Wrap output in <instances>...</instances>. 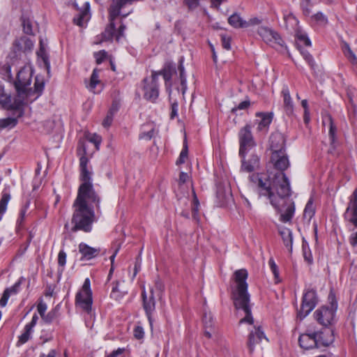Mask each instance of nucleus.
Listing matches in <instances>:
<instances>
[{
    "instance_id": "obj_32",
    "label": "nucleus",
    "mask_w": 357,
    "mask_h": 357,
    "mask_svg": "<svg viewBox=\"0 0 357 357\" xmlns=\"http://www.w3.org/2000/svg\"><path fill=\"white\" fill-rule=\"evenodd\" d=\"M228 23L235 29L246 28L245 20L238 13H233L228 18Z\"/></svg>"
},
{
    "instance_id": "obj_59",
    "label": "nucleus",
    "mask_w": 357,
    "mask_h": 357,
    "mask_svg": "<svg viewBox=\"0 0 357 357\" xmlns=\"http://www.w3.org/2000/svg\"><path fill=\"white\" fill-rule=\"evenodd\" d=\"M284 20L285 21L286 24L290 23L292 26L294 24H297V20L296 18L291 14L285 15L284 17Z\"/></svg>"
},
{
    "instance_id": "obj_8",
    "label": "nucleus",
    "mask_w": 357,
    "mask_h": 357,
    "mask_svg": "<svg viewBox=\"0 0 357 357\" xmlns=\"http://www.w3.org/2000/svg\"><path fill=\"white\" fill-rule=\"evenodd\" d=\"M251 130L252 126L248 123L241 128L238 132L240 156L246 155L249 151L256 146Z\"/></svg>"
},
{
    "instance_id": "obj_28",
    "label": "nucleus",
    "mask_w": 357,
    "mask_h": 357,
    "mask_svg": "<svg viewBox=\"0 0 357 357\" xmlns=\"http://www.w3.org/2000/svg\"><path fill=\"white\" fill-rule=\"evenodd\" d=\"M347 96L349 100V107L354 114H356L357 109V89L352 86H349L347 89Z\"/></svg>"
},
{
    "instance_id": "obj_43",
    "label": "nucleus",
    "mask_w": 357,
    "mask_h": 357,
    "mask_svg": "<svg viewBox=\"0 0 357 357\" xmlns=\"http://www.w3.org/2000/svg\"><path fill=\"white\" fill-rule=\"evenodd\" d=\"M88 140L94 144L97 150L99 149V146L102 142V137L100 135L96 133L91 134L88 137Z\"/></svg>"
},
{
    "instance_id": "obj_15",
    "label": "nucleus",
    "mask_w": 357,
    "mask_h": 357,
    "mask_svg": "<svg viewBox=\"0 0 357 357\" xmlns=\"http://www.w3.org/2000/svg\"><path fill=\"white\" fill-rule=\"evenodd\" d=\"M317 348L328 347L335 340L333 330L329 327H324L321 331L314 332Z\"/></svg>"
},
{
    "instance_id": "obj_31",
    "label": "nucleus",
    "mask_w": 357,
    "mask_h": 357,
    "mask_svg": "<svg viewBox=\"0 0 357 357\" xmlns=\"http://www.w3.org/2000/svg\"><path fill=\"white\" fill-rule=\"evenodd\" d=\"M44 88H45L44 78L43 77H40L38 75L36 76L35 78V82H34V89L32 90V95L36 94V96L33 100H31V102L33 100L37 99L38 97H40L42 95Z\"/></svg>"
},
{
    "instance_id": "obj_29",
    "label": "nucleus",
    "mask_w": 357,
    "mask_h": 357,
    "mask_svg": "<svg viewBox=\"0 0 357 357\" xmlns=\"http://www.w3.org/2000/svg\"><path fill=\"white\" fill-rule=\"evenodd\" d=\"M284 245L288 248L289 252H292L293 236L291 231L288 228H284L280 231Z\"/></svg>"
},
{
    "instance_id": "obj_16",
    "label": "nucleus",
    "mask_w": 357,
    "mask_h": 357,
    "mask_svg": "<svg viewBox=\"0 0 357 357\" xmlns=\"http://www.w3.org/2000/svg\"><path fill=\"white\" fill-rule=\"evenodd\" d=\"M33 47V41L26 36L15 39L13 44V51L16 57L20 56L22 53L31 52Z\"/></svg>"
},
{
    "instance_id": "obj_6",
    "label": "nucleus",
    "mask_w": 357,
    "mask_h": 357,
    "mask_svg": "<svg viewBox=\"0 0 357 357\" xmlns=\"http://www.w3.org/2000/svg\"><path fill=\"white\" fill-rule=\"evenodd\" d=\"M31 78V70L29 68L23 67L18 71L13 83L17 96L26 102L29 101L28 98L32 96V89L30 87Z\"/></svg>"
},
{
    "instance_id": "obj_4",
    "label": "nucleus",
    "mask_w": 357,
    "mask_h": 357,
    "mask_svg": "<svg viewBox=\"0 0 357 357\" xmlns=\"http://www.w3.org/2000/svg\"><path fill=\"white\" fill-rule=\"evenodd\" d=\"M131 4V0H112L108 8L109 23L102 34L104 40H109L113 38L116 32L115 24L116 19L119 16H121L122 19L126 18L132 13V9L127 12L125 10V8Z\"/></svg>"
},
{
    "instance_id": "obj_30",
    "label": "nucleus",
    "mask_w": 357,
    "mask_h": 357,
    "mask_svg": "<svg viewBox=\"0 0 357 357\" xmlns=\"http://www.w3.org/2000/svg\"><path fill=\"white\" fill-rule=\"evenodd\" d=\"M174 71V68L172 67L171 66H166L164 69L159 72H156L158 74V76L160 75H162L165 81V85L167 91H171V79L172 77V73Z\"/></svg>"
},
{
    "instance_id": "obj_20",
    "label": "nucleus",
    "mask_w": 357,
    "mask_h": 357,
    "mask_svg": "<svg viewBox=\"0 0 357 357\" xmlns=\"http://www.w3.org/2000/svg\"><path fill=\"white\" fill-rule=\"evenodd\" d=\"M240 157L242 158L241 171L250 173L259 168L260 159L257 154H252L248 160L245 159V155Z\"/></svg>"
},
{
    "instance_id": "obj_33",
    "label": "nucleus",
    "mask_w": 357,
    "mask_h": 357,
    "mask_svg": "<svg viewBox=\"0 0 357 357\" xmlns=\"http://www.w3.org/2000/svg\"><path fill=\"white\" fill-rule=\"evenodd\" d=\"M315 213V208L313 205V199L310 198L307 202L304 211L303 218L307 219L309 221L312 218Z\"/></svg>"
},
{
    "instance_id": "obj_37",
    "label": "nucleus",
    "mask_w": 357,
    "mask_h": 357,
    "mask_svg": "<svg viewBox=\"0 0 357 357\" xmlns=\"http://www.w3.org/2000/svg\"><path fill=\"white\" fill-rule=\"evenodd\" d=\"M296 45L298 48H302L303 45L309 47L311 45V41L307 36L300 34L297 36Z\"/></svg>"
},
{
    "instance_id": "obj_39",
    "label": "nucleus",
    "mask_w": 357,
    "mask_h": 357,
    "mask_svg": "<svg viewBox=\"0 0 357 357\" xmlns=\"http://www.w3.org/2000/svg\"><path fill=\"white\" fill-rule=\"evenodd\" d=\"M188 145H187V143L185 142H184L183 147L180 153L179 158L176 160L177 165H179L185 162V161L188 157Z\"/></svg>"
},
{
    "instance_id": "obj_56",
    "label": "nucleus",
    "mask_w": 357,
    "mask_h": 357,
    "mask_svg": "<svg viewBox=\"0 0 357 357\" xmlns=\"http://www.w3.org/2000/svg\"><path fill=\"white\" fill-rule=\"evenodd\" d=\"M221 41L223 48L227 50H229L231 49V38L229 37L222 35L221 36Z\"/></svg>"
},
{
    "instance_id": "obj_44",
    "label": "nucleus",
    "mask_w": 357,
    "mask_h": 357,
    "mask_svg": "<svg viewBox=\"0 0 357 357\" xmlns=\"http://www.w3.org/2000/svg\"><path fill=\"white\" fill-rule=\"evenodd\" d=\"M87 17V13L83 11L80 13L77 17L73 18V22L75 24L83 26L84 24V19Z\"/></svg>"
},
{
    "instance_id": "obj_47",
    "label": "nucleus",
    "mask_w": 357,
    "mask_h": 357,
    "mask_svg": "<svg viewBox=\"0 0 357 357\" xmlns=\"http://www.w3.org/2000/svg\"><path fill=\"white\" fill-rule=\"evenodd\" d=\"M56 317V310H52L50 311L47 314H45V316L42 317V319L45 323L50 324L53 321Z\"/></svg>"
},
{
    "instance_id": "obj_21",
    "label": "nucleus",
    "mask_w": 357,
    "mask_h": 357,
    "mask_svg": "<svg viewBox=\"0 0 357 357\" xmlns=\"http://www.w3.org/2000/svg\"><path fill=\"white\" fill-rule=\"evenodd\" d=\"M143 299V307L150 322H151V314L155 308V301L153 295V290H150V294L148 296L145 291L142 294Z\"/></svg>"
},
{
    "instance_id": "obj_19",
    "label": "nucleus",
    "mask_w": 357,
    "mask_h": 357,
    "mask_svg": "<svg viewBox=\"0 0 357 357\" xmlns=\"http://www.w3.org/2000/svg\"><path fill=\"white\" fill-rule=\"evenodd\" d=\"M255 123L257 125V130L259 132L266 133L273 118L272 112H257L256 113Z\"/></svg>"
},
{
    "instance_id": "obj_26",
    "label": "nucleus",
    "mask_w": 357,
    "mask_h": 357,
    "mask_svg": "<svg viewBox=\"0 0 357 357\" xmlns=\"http://www.w3.org/2000/svg\"><path fill=\"white\" fill-rule=\"evenodd\" d=\"M271 149L272 153L285 151L284 139L280 133L272 134L270 137Z\"/></svg>"
},
{
    "instance_id": "obj_18",
    "label": "nucleus",
    "mask_w": 357,
    "mask_h": 357,
    "mask_svg": "<svg viewBox=\"0 0 357 357\" xmlns=\"http://www.w3.org/2000/svg\"><path fill=\"white\" fill-rule=\"evenodd\" d=\"M93 172L89 166V159L84 155L79 158V180L82 183L92 184Z\"/></svg>"
},
{
    "instance_id": "obj_63",
    "label": "nucleus",
    "mask_w": 357,
    "mask_h": 357,
    "mask_svg": "<svg viewBox=\"0 0 357 357\" xmlns=\"http://www.w3.org/2000/svg\"><path fill=\"white\" fill-rule=\"evenodd\" d=\"M192 219L197 223L200 221V218L199 215V208L196 207H192Z\"/></svg>"
},
{
    "instance_id": "obj_2",
    "label": "nucleus",
    "mask_w": 357,
    "mask_h": 357,
    "mask_svg": "<svg viewBox=\"0 0 357 357\" xmlns=\"http://www.w3.org/2000/svg\"><path fill=\"white\" fill-rule=\"evenodd\" d=\"M248 271L245 269L237 270L234 273L236 287L232 291L234 304L236 309H242L245 316L239 321L240 324L248 323L252 324L254 321L250 306V294L248 292Z\"/></svg>"
},
{
    "instance_id": "obj_58",
    "label": "nucleus",
    "mask_w": 357,
    "mask_h": 357,
    "mask_svg": "<svg viewBox=\"0 0 357 357\" xmlns=\"http://www.w3.org/2000/svg\"><path fill=\"white\" fill-rule=\"evenodd\" d=\"M178 105L176 101H174L171 105V114H170V118L172 119H174L178 115Z\"/></svg>"
},
{
    "instance_id": "obj_35",
    "label": "nucleus",
    "mask_w": 357,
    "mask_h": 357,
    "mask_svg": "<svg viewBox=\"0 0 357 357\" xmlns=\"http://www.w3.org/2000/svg\"><path fill=\"white\" fill-rule=\"evenodd\" d=\"M17 123V118L8 117L0 119V129L14 128Z\"/></svg>"
},
{
    "instance_id": "obj_52",
    "label": "nucleus",
    "mask_w": 357,
    "mask_h": 357,
    "mask_svg": "<svg viewBox=\"0 0 357 357\" xmlns=\"http://www.w3.org/2000/svg\"><path fill=\"white\" fill-rule=\"evenodd\" d=\"M66 253L63 250H60L58 255V264L59 266H65L66 264Z\"/></svg>"
},
{
    "instance_id": "obj_22",
    "label": "nucleus",
    "mask_w": 357,
    "mask_h": 357,
    "mask_svg": "<svg viewBox=\"0 0 357 357\" xmlns=\"http://www.w3.org/2000/svg\"><path fill=\"white\" fill-rule=\"evenodd\" d=\"M264 338L266 339V336L260 327L255 328L254 331H250L247 342L250 354L254 351L255 345L259 344Z\"/></svg>"
},
{
    "instance_id": "obj_60",
    "label": "nucleus",
    "mask_w": 357,
    "mask_h": 357,
    "mask_svg": "<svg viewBox=\"0 0 357 357\" xmlns=\"http://www.w3.org/2000/svg\"><path fill=\"white\" fill-rule=\"evenodd\" d=\"M250 105V100H246L238 104L237 107L233 108L232 112L236 111V109H247Z\"/></svg>"
},
{
    "instance_id": "obj_42",
    "label": "nucleus",
    "mask_w": 357,
    "mask_h": 357,
    "mask_svg": "<svg viewBox=\"0 0 357 357\" xmlns=\"http://www.w3.org/2000/svg\"><path fill=\"white\" fill-rule=\"evenodd\" d=\"M344 53L350 61L355 63L356 60L357 59L356 56L347 43H346L344 45Z\"/></svg>"
},
{
    "instance_id": "obj_46",
    "label": "nucleus",
    "mask_w": 357,
    "mask_h": 357,
    "mask_svg": "<svg viewBox=\"0 0 357 357\" xmlns=\"http://www.w3.org/2000/svg\"><path fill=\"white\" fill-rule=\"evenodd\" d=\"M22 26H23V31L26 34H32L33 30H32V25L31 22L27 19H22Z\"/></svg>"
},
{
    "instance_id": "obj_55",
    "label": "nucleus",
    "mask_w": 357,
    "mask_h": 357,
    "mask_svg": "<svg viewBox=\"0 0 357 357\" xmlns=\"http://www.w3.org/2000/svg\"><path fill=\"white\" fill-rule=\"evenodd\" d=\"M313 17L317 22L321 24H326L328 22L327 17L321 12L316 13Z\"/></svg>"
},
{
    "instance_id": "obj_57",
    "label": "nucleus",
    "mask_w": 357,
    "mask_h": 357,
    "mask_svg": "<svg viewBox=\"0 0 357 357\" xmlns=\"http://www.w3.org/2000/svg\"><path fill=\"white\" fill-rule=\"evenodd\" d=\"M153 132H154V129L153 128H151L148 131H143L140 134H139V139H146V140H150L153 135Z\"/></svg>"
},
{
    "instance_id": "obj_9",
    "label": "nucleus",
    "mask_w": 357,
    "mask_h": 357,
    "mask_svg": "<svg viewBox=\"0 0 357 357\" xmlns=\"http://www.w3.org/2000/svg\"><path fill=\"white\" fill-rule=\"evenodd\" d=\"M144 98L151 102H155L159 96L158 74L153 71L150 78L143 79Z\"/></svg>"
},
{
    "instance_id": "obj_50",
    "label": "nucleus",
    "mask_w": 357,
    "mask_h": 357,
    "mask_svg": "<svg viewBox=\"0 0 357 357\" xmlns=\"http://www.w3.org/2000/svg\"><path fill=\"white\" fill-rule=\"evenodd\" d=\"M95 58L96 59V63L98 64L101 63L107 57V52L105 50L99 51L98 52H96L94 54Z\"/></svg>"
},
{
    "instance_id": "obj_49",
    "label": "nucleus",
    "mask_w": 357,
    "mask_h": 357,
    "mask_svg": "<svg viewBox=\"0 0 357 357\" xmlns=\"http://www.w3.org/2000/svg\"><path fill=\"white\" fill-rule=\"evenodd\" d=\"M134 337L137 340H142L144 336V331L142 326H137L133 331Z\"/></svg>"
},
{
    "instance_id": "obj_51",
    "label": "nucleus",
    "mask_w": 357,
    "mask_h": 357,
    "mask_svg": "<svg viewBox=\"0 0 357 357\" xmlns=\"http://www.w3.org/2000/svg\"><path fill=\"white\" fill-rule=\"evenodd\" d=\"M47 307V304L41 299L37 305V310L41 318L45 316Z\"/></svg>"
},
{
    "instance_id": "obj_41",
    "label": "nucleus",
    "mask_w": 357,
    "mask_h": 357,
    "mask_svg": "<svg viewBox=\"0 0 357 357\" xmlns=\"http://www.w3.org/2000/svg\"><path fill=\"white\" fill-rule=\"evenodd\" d=\"M118 284H119V282H116L115 285L112 287L111 295H110L111 298H112L116 301H119L124 296V293H123L119 290Z\"/></svg>"
},
{
    "instance_id": "obj_7",
    "label": "nucleus",
    "mask_w": 357,
    "mask_h": 357,
    "mask_svg": "<svg viewBox=\"0 0 357 357\" xmlns=\"http://www.w3.org/2000/svg\"><path fill=\"white\" fill-rule=\"evenodd\" d=\"M93 303L91 283L89 278H86L81 290L75 296V304L82 310L89 314L91 312Z\"/></svg>"
},
{
    "instance_id": "obj_17",
    "label": "nucleus",
    "mask_w": 357,
    "mask_h": 357,
    "mask_svg": "<svg viewBox=\"0 0 357 357\" xmlns=\"http://www.w3.org/2000/svg\"><path fill=\"white\" fill-rule=\"evenodd\" d=\"M314 316L318 323L324 327H327L331 324L334 319L335 312L328 307L322 306L314 312Z\"/></svg>"
},
{
    "instance_id": "obj_53",
    "label": "nucleus",
    "mask_w": 357,
    "mask_h": 357,
    "mask_svg": "<svg viewBox=\"0 0 357 357\" xmlns=\"http://www.w3.org/2000/svg\"><path fill=\"white\" fill-rule=\"evenodd\" d=\"M268 264H269L270 268H271L272 273H273L275 278H278L279 277V271L278 268V266L275 263V261L273 260V258H271L269 259Z\"/></svg>"
},
{
    "instance_id": "obj_36",
    "label": "nucleus",
    "mask_w": 357,
    "mask_h": 357,
    "mask_svg": "<svg viewBox=\"0 0 357 357\" xmlns=\"http://www.w3.org/2000/svg\"><path fill=\"white\" fill-rule=\"evenodd\" d=\"M32 333V329H31L29 327L24 326V333L19 336V340L17 343V345L19 346L20 344H23L26 343L31 337V334Z\"/></svg>"
},
{
    "instance_id": "obj_27",
    "label": "nucleus",
    "mask_w": 357,
    "mask_h": 357,
    "mask_svg": "<svg viewBox=\"0 0 357 357\" xmlns=\"http://www.w3.org/2000/svg\"><path fill=\"white\" fill-rule=\"evenodd\" d=\"M283 96L284 109L285 113L288 116H291L294 113V104L292 99L290 96L289 91L287 87H284L282 91Z\"/></svg>"
},
{
    "instance_id": "obj_61",
    "label": "nucleus",
    "mask_w": 357,
    "mask_h": 357,
    "mask_svg": "<svg viewBox=\"0 0 357 357\" xmlns=\"http://www.w3.org/2000/svg\"><path fill=\"white\" fill-rule=\"evenodd\" d=\"M26 208L27 207L25 206L24 208H22L20 210V217L17 221V223L19 226H21L24 220V218H25V215H26Z\"/></svg>"
},
{
    "instance_id": "obj_23",
    "label": "nucleus",
    "mask_w": 357,
    "mask_h": 357,
    "mask_svg": "<svg viewBox=\"0 0 357 357\" xmlns=\"http://www.w3.org/2000/svg\"><path fill=\"white\" fill-rule=\"evenodd\" d=\"M79 252L82 255L81 261L90 260L96 257L100 252V248H92L85 243H80L78 245Z\"/></svg>"
},
{
    "instance_id": "obj_62",
    "label": "nucleus",
    "mask_w": 357,
    "mask_h": 357,
    "mask_svg": "<svg viewBox=\"0 0 357 357\" xmlns=\"http://www.w3.org/2000/svg\"><path fill=\"white\" fill-rule=\"evenodd\" d=\"M261 20L257 17L250 18L248 21H245L246 28L250 26L258 25L261 23Z\"/></svg>"
},
{
    "instance_id": "obj_64",
    "label": "nucleus",
    "mask_w": 357,
    "mask_h": 357,
    "mask_svg": "<svg viewBox=\"0 0 357 357\" xmlns=\"http://www.w3.org/2000/svg\"><path fill=\"white\" fill-rule=\"evenodd\" d=\"M349 243L352 247H357V231L351 234L349 236Z\"/></svg>"
},
{
    "instance_id": "obj_14",
    "label": "nucleus",
    "mask_w": 357,
    "mask_h": 357,
    "mask_svg": "<svg viewBox=\"0 0 357 357\" xmlns=\"http://www.w3.org/2000/svg\"><path fill=\"white\" fill-rule=\"evenodd\" d=\"M345 220L357 227V188L353 192L344 213Z\"/></svg>"
},
{
    "instance_id": "obj_13",
    "label": "nucleus",
    "mask_w": 357,
    "mask_h": 357,
    "mask_svg": "<svg viewBox=\"0 0 357 357\" xmlns=\"http://www.w3.org/2000/svg\"><path fill=\"white\" fill-rule=\"evenodd\" d=\"M271 161L273 163L275 168L280 170V172L275 173L272 177H269V179L267 181H265L267 185L270 183L271 180L278 173L284 174L283 172L289 166V161L285 151L272 153Z\"/></svg>"
},
{
    "instance_id": "obj_48",
    "label": "nucleus",
    "mask_w": 357,
    "mask_h": 357,
    "mask_svg": "<svg viewBox=\"0 0 357 357\" xmlns=\"http://www.w3.org/2000/svg\"><path fill=\"white\" fill-rule=\"evenodd\" d=\"M113 117H114V113L112 111H109L106 117L104 119L103 121H102V126L103 127L105 128H109L112 123V121H113Z\"/></svg>"
},
{
    "instance_id": "obj_40",
    "label": "nucleus",
    "mask_w": 357,
    "mask_h": 357,
    "mask_svg": "<svg viewBox=\"0 0 357 357\" xmlns=\"http://www.w3.org/2000/svg\"><path fill=\"white\" fill-rule=\"evenodd\" d=\"M178 70L180 74L181 84L183 89L186 88V77L185 75V69L183 64V60L181 59L179 61V65L178 67Z\"/></svg>"
},
{
    "instance_id": "obj_25",
    "label": "nucleus",
    "mask_w": 357,
    "mask_h": 357,
    "mask_svg": "<svg viewBox=\"0 0 357 357\" xmlns=\"http://www.w3.org/2000/svg\"><path fill=\"white\" fill-rule=\"evenodd\" d=\"M24 280V278L23 277H21L19 279V280L14 284V285L9 288H6L4 290L2 297L0 299V305L1 307H5L6 305L10 295L16 294L19 292L22 282Z\"/></svg>"
},
{
    "instance_id": "obj_38",
    "label": "nucleus",
    "mask_w": 357,
    "mask_h": 357,
    "mask_svg": "<svg viewBox=\"0 0 357 357\" xmlns=\"http://www.w3.org/2000/svg\"><path fill=\"white\" fill-rule=\"evenodd\" d=\"M99 82H100V80L98 79V71L96 69H94L91 75L90 83H89V85L88 87L89 88L90 90L93 91L95 89L96 86H97V84Z\"/></svg>"
},
{
    "instance_id": "obj_1",
    "label": "nucleus",
    "mask_w": 357,
    "mask_h": 357,
    "mask_svg": "<svg viewBox=\"0 0 357 357\" xmlns=\"http://www.w3.org/2000/svg\"><path fill=\"white\" fill-rule=\"evenodd\" d=\"M250 178L252 182L257 183L259 195L266 197L278 212L282 211V207H286L280 214V220L284 223L290 222L295 213V204L289 199L291 190L286 174L278 173L271 180L268 185L258 176L252 175Z\"/></svg>"
},
{
    "instance_id": "obj_5",
    "label": "nucleus",
    "mask_w": 357,
    "mask_h": 357,
    "mask_svg": "<svg viewBox=\"0 0 357 357\" xmlns=\"http://www.w3.org/2000/svg\"><path fill=\"white\" fill-rule=\"evenodd\" d=\"M100 202V197L95 191L93 183H81L73 204L86 207H93L96 209L97 214H101Z\"/></svg>"
},
{
    "instance_id": "obj_45",
    "label": "nucleus",
    "mask_w": 357,
    "mask_h": 357,
    "mask_svg": "<svg viewBox=\"0 0 357 357\" xmlns=\"http://www.w3.org/2000/svg\"><path fill=\"white\" fill-rule=\"evenodd\" d=\"M203 323L206 328H211L213 325V319L211 312H204L203 316Z\"/></svg>"
},
{
    "instance_id": "obj_3",
    "label": "nucleus",
    "mask_w": 357,
    "mask_h": 357,
    "mask_svg": "<svg viewBox=\"0 0 357 357\" xmlns=\"http://www.w3.org/2000/svg\"><path fill=\"white\" fill-rule=\"evenodd\" d=\"M73 213L71 219L73 227L71 232L83 231L90 232L92 225L96 221L95 210L93 207H86L78 204H73Z\"/></svg>"
},
{
    "instance_id": "obj_34",
    "label": "nucleus",
    "mask_w": 357,
    "mask_h": 357,
    "mask_svg": "<svg viewBox=\"0 0 357 357\" xmlns=\"http://www.w3.org/2000/svg\"><path fill=\"white\" fill-rule=\"evenodd\" d=\"M10 199V195L8 192H3L0 199V221L3 214L6 213L7 206Z\"/></svg>"
},
{
    "instance_id": "obj_24",
    "label": "nucleus",
    "mask_w": 357,
    "mask_h": 357,
    "mask_svg": "<svg viewBox=\"0 0 357 357\" xmlns=\"http://www.w3.org/2000/svg\"><path fill=\"white\" fill-rule=\"evenodd\" d=\"M298 344L299 346L305 350L317 348V342L316 341L314 332L301 335L298 338Z\"/></svg>"
},
{
    "instance_id": "obj_54",
    "label": "nucleus",
    "mask_w": 357,
    "mask_h": 357,
    "mask_svg": "<svg viewBox=\"0 0 357 357\" xmlns=\"http://www.w3.org/2000/svg\"><path fill=\"white\" fill-rule=\"evenodd\" d=\"M183 2L189 10H194L199 5V0H183Z\"/></svg>"
},
{
    "instance_id": "obj_10",
    "label": "nucleus",
    "mask_w": 357,
    "mask_h": 357,
    "mask_svg": "<svg viewBox=\"0 0 357 357\" xmlns=\"http://www.w3.org/2000/svg\"><path fill=\"white\" fill-rule=\"evenodd\" d=\"M317 303L316 291L313 289L306 291L302 299L301 309L298 312L300 319H304L315 307Z\"/></svg>"
},
{
    "instance_id": "obj_12",
    "label": "nucleus",
    "mask_w": 357,
    "mask_h": 357,
    "mask_svg": "<svg viewBox=\"0 0 357 357\" xmlns=\"http://www.w3.org/2000/svg\"><path fill=\"white\" fill-rule=\"evenodd\" d=\"M257 32L266 43L272 46L275 45L283 46L284 42L282 39L280 38V35L273 29L267 26H261L259 27Z\"/></svg>"
},
{
    "instance_id": "obj_11",
    "label": "nucleus",
    "mask_w": 357,
    "mask_h": 357,
    "mask_svg": "<svg viewBox=\"0 0 357 357\" xmlns=\"http://www.w3.org/2000/svg\"><path fill=\"white\" fill-rule=\"evenodd\" d=\"M26 103V102L22 98L18 96L15 100L12 101L10 95L3 92L0 95V106L1 108L6 110H16L19 112L18 117H20L23 114L22 106Z\"/></svg>"
}]
</instances>
